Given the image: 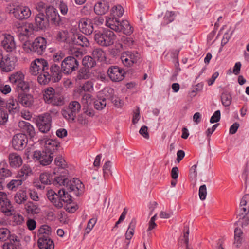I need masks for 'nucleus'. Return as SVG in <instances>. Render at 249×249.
Masks as SVG:
<instances>
[{
    "label": "nucleus",
    "instance_id": "680f3d73",
    "mask_svg": "<svg viewBox=\"0 0 249 249\" xmlns=\"http://www.w3.org/2000/svg\"><path fill=\"white\" fill-rule=\"evenodd\" d=\"M249 223V218L246 215H243L239 217V220L235 224L240 225L242 227L246 226Z\"/></svg>",
    "mask_w": 249,
    "mask_h": 249
},
{
    "label": "nucleus",
    "instance_id": "0eeeda50",
    "mask_svg": "<svg viewBox=\"0 0 249 249\" xmlns=\"http://www.w3.org/2000/svg\"><path fill=\"white\" fill-rule=\"evenodd\" d=\"M120 59L123 64L127 67L141 61V54L137 51H125L122 53Z\"/></svg>",
    "mask_w": 249,
    "mask_h": 249
},
{
    "label": "nucleus",
    "instance_id": "774afa93",
    "mask_svg": "<svg viewBox=\"0 0 249 249\" xmlns=\"http://www.w3.org/2000/svg\"><path fill=\"white\" fill-rule=\"evenodd\" d=\"M240 205L249 207V194L245 195L242 198Z\"/></svg>",
    "mask_w": 249,
    "mask_h": 249
},
{
    "label": "nucleus",
    "instance_id": "412c9836",
    "mask_svg": "<svg viewBox=\"0 0 249 249\" xmlns=\"http://www.w3.org/2000/svg\"><path fill=\"white\" fill-rule=\"evenodd\" d=\"M18 100L23 107H30L33 104L34 98L30 94L20 93L18 95Z\"/></svg>",
    "mask_w": 249,
    "mask_h": 249
},
{
    "label": "nucleus",
    "instance_id": "5fc2aeb1",
    "mask_svg": "<svg viewBox=\"0 0 249 249\" xmlns=\"http://www.w3.org/2000/svg\"><path fill=\"white\" fill-rule=\"evenodd\" d=\"M39 179L41 182L45 185L50 184L51 180V175L47 173H43L40 174L39 177Z\"/></svg>",
    "mask_w": 249,
    "mask_h": 249
},
{
    "label": "nucleus",
    "instance_id": "473e14b6",
    "mask_svg": "<svg viewBox=\"0 0 249 249\" xmlns=\"http://www.w3.org/2000/svg\"><path fill=\"white\" fill-rule=\"evenodd\" d=\"M52 80V78L49 74L48 70L41 72L38 74L37 81L41 85H46Z\"/></svg>",
    "mask_w": 249,
    "mask_h": 249
},
{
    "label": "nucleus",
    "instance_id": "de8ad7c7",
    "mask_svg": "<svg viewBox=\"0 0 249 249\" xmlns=\"http://www.w3.org/2000/svg\"><path fill=\"white\" fill-rule=\"evenodd\" d=\"M243 232L242 231L238 228H236L234 230V244L236 245L237 247L241 244L242 241V236Z\"/></svg>",
    "mask_w": 249,
    "mask_h": 249
},
{
    "label": "nucleus",
    "instance_id": "603ef678",
    "mask_svg": "<svg viewBox=\"0 0 249 249\" xmlns=\"http://www.w3.org/2000/svg\"><path fill=\"white\" fill-rule=\"evenodd\" d=\"M107 102L105 98L96 100L94 102V107L97 110H102L106 106Z\"/></svg>",
    "mask_w": 249,
    "mask_h": 249
},
{
    "label": "nucleus",
    "instance_id": "09e8293b",
    "mask_svg": "<svg viewBox=\"0 0 249 249\" xmlns=\"http://www.w3.org/2000/svg\"><path fill=\"white\" fill-rule=\"evenodd\" d=\"M111 167V162L110 161H107L103 165V171L105 179L107 178L110 175H112Z\"/></svg>",
    "mask_w": 249,
    "mask_h": 249
},
{
    "label": "nucleus",
    "instance_id": "f257e3e1",
    "mask_svg": "<svg viewBox=\"0 0 249 249\" xmlns=\"http://www.w3.org/2000/svg\"><path fill=\"white\" fill-rule=\"evenodd\" d=\"M46 15L42 13H39L35 18V24L37 28V30H45L49 26V20L53 22L56 26L63 24L62 19L53 7H49L46 10Z\"/></svg>",
    "mask_w": 249,
    "mask_h": 249
},
{
    "label": "nucleus",
    "instance_id": "f8f14e48",
    "mask_svg": "<svg viewBox=\"0 0 249 249\" xmlns=\"http://www.w3.org/2000/svg\"><path fill=\"white\" fill-rule=\"evenodd\" d=\"M27 137L24 133L17 134L12 138V146L16 150H23L27 146Z\"/></svg>",
    "mask_w": 249,
    "mask_h": 249
},
{
    "label": "nucleus",
    "instance_id": "f704fd0d",
    "mask_svg": "<svg viewBox=\"0 0 249 249\" xmlns=\"http://www.w3.org/2000/svg\"><path fill=\"white\" fill-rule=\"evenodd\" d=\"M34 62H36V67L39 69V72L41 73L47 70H49V64L48 62L44 59H36Z\"/></svg>",
    "mask_w": 249,
    "mask_h": 249
},
{
    "label": "nucleus",
    "instance_id": "13d9d810",
    "mask_svg": "<svg viewBox=\"0 0 249 249\" xmlns=\"http://www.w3.org/2000/svg\"><path fill=\"white\" fill-rule=\"evenodd\" d=\"M68 32L67 30L59 31L56 35V39L58 41L64 42L67 39Z\"/></svg>",
    "mask_w": 249,
    "mask_h": 249
},
{
    "label": "nucleus",
    "instance_id": "c03bdc74",
    "mask_svg": "<svg viewBox=\"0 0 249 249\" xmlns=\"http://www.w3.org/2000/svg\"><path fill=\"white\" fill-rule=\"evenodd\" d=\"M175 12L173 11H167L163 18V22L161 25L162 26H165L169 23L172 22L175 18Z\"/></svg>",
    "mask_w": 249,
    "mask_h": 249
},
{
    "label": "nucleus",
    "instance_id": "c756f323",
    "mask_svg": "<svg viewBox=\"0 0 249 249\" xmlns=\"http://www.w3.org/2000/svg\"><path fill=\"white\" fill-rule=\"evenodd\" d=\"M27 199V192L24 190H19L15 195V202L18 204H21Z\"/></svg>",
    "mask_w": 249,
    "mask_h": 249
},
{
    "label": "nucleus",
    "instance_id": "6ab92c4d",
    "mask_svg": "<svg viewBox=\"0 0 249 249\" xmlns=\"http://www.w3.org/2000/svg\"><path fill=\"white\" fill-rule=\"evenodd\" d=\"M59 145V142L55 140L47 139L44 141L43 150L53 155V153L57 150Z\"/></svg>",
    "mask_w": 249,
    "mask_h": 249
},
{
    "label": "nucleus",
    "instance_id": "37998d69",
    "mask_svg": "<svg viewBox=\"0 0 249 249\" xmlns=\"http://www.w3.org/2000/svg\"><path fill=\"white\" fill-rule=\"evenodd\" d=\"M231 96L227 91L222 93L221 100L222 105L225 107H229L231 103Z\"/></svg>",
    "mask_w": 249,
    "mask_h": 249
},
{
    "label": "nucleus",
    "instance_id": "1a4fd4ad",
    "mask_svg": "<svg viewBox=\"0 0 249 249\" xmlns=\"http://www.w3.org/2000/svg\"><path fill=\"white\" fill-rule=\"evenodd\" d=\"M61 66L63 73L69 75L78 69L79 62L74 56H67L62 61Z\"/></svg>",
    "mask_w": 249,
    "mask_h": 249
},
{
    "label": "nucleus",
    "instance_id": "79ce46f5",
    "mask_svg": "<svg viewBox=\"0 0 249 249\" xmlns=\"http://www.w3.org/2000/svg\"><path fill=\"white\" fill-rule=\"evenodd\" d=\"M90 77L89 69L83 66L78 71L77 77L79 79H87Z\"/></svg>",
    "mask_w": 249,
    "mask_h": 249
},
{
    "label": "nucleus",
    "instance_id": "f3484780",
    "mask_svg": "<svg viewBox=\"0 0 249 249\" xmlns=\"http://www.w3.org/2000/svg\"><path fill=\"white\" fill-rule=\"evenodd\" d=\"M1 46L7 52H11L16 49V43L13 36L8 34L2 35Z\"/></svg>",
    "mask_w": 249,
    "mask_h": 249
},
{
    "label": "nucleus",
    "instance_id": "dca6fc26",
    "mask_svg": "<svg viewBox=\"0 0 249 249\" xmlns=\"http://www.w3.org/2000/svg\"><path fill=\"white\" fill-rule=\"evenodd\" d=\"M80 31L86 35H90L94 31L93 25L90 19L83 18L78 22Z\"/></svg>",
    "mask_w": 249,
    "mask_h": 249
},
{
    "label": "nucleus",
    "instance_id": "20e7f679",
    "mask_svg": "<svg viewBox=\"0 0 249 249\" xmlns=\"http://www.w3.org/2000/svg\"><path fill=\"white\" fill-rule=\"evenodd\" d=\"M116 39L114 32L109 29L94 32L95 41L99 45L107 47L112 45Z\"/></svg>",
    "mask_w": 249,
    "mask_h": 249
},
{
    "label": "nucleus",
    "instance_id": "4be33fe9",
    "mask_svg": "<svg viewBox=\"0 0 249 249\" xmlns=\"http://www.w3.org/2000/svg\"><path fill=\"white\" fill-rule=\"evenodd\" d=\"M109 5L107 2L103 0L97 3L94 8V12L98 15L105 14L109 10Z\"/></svg>",
    "mask_w": 249,
    "mask_h": 249
},
{
    "label": "nucleus",
    "instance_id": "a211bd4d",
    "mask_svg": "<svg viewBox=\"0 0 249 249\" xmlns=\"http://www.w3.org/2000/svg\"><path fill=\"white\" fill-rule=\"evenodd\" d=\"M49 74L53 82L59 81L62 77L63 72L62 71V67L55 63H52L49 65Z\"/></svg>",
    "mask_w": 249,
    "mask_h": 249
},
{
    "label": "nucleus",
    "instance_id": "6e6d98bb",
    "mask_svg": "<svg viewBox=\"0 0 249 249\" xmlns=\"http://www.w3.org/2000/svg\"><path fill=\"white\" fill-rule=\"evenodd\" d=\"M8 120V114L7 111L2 108H0V124L3 125L7 123Z\"/></svg>",
    "mask_w": 249,
    "mask_h": 249
},
{
    "label": "nucleus",
    "instance_id": "9b49d317",
    "mask_svg": "<svg viewBox=\"0 0 249 249\" xmlns=\"http://www.w3.org/2000/svg\"><path fill=\"white\" fill-rule=\"evenodd\" d=\"M17 62L16 57L8 55L2 57L0 67L2 71L8 72L15 69Z\"/></svg>",
    "mask_w": 249,
    "mask_h": 249
},
{
    "label": "nucleus",
    "instance_id": "5701e85b",
    "mask_svg": "<svg viewBox=\"0 0 249 249\" xmlns=\"http://www.w3.org/2000/svg\"><path fill=\"white\" fill-rule=\"evenodd\" d=\"M20 245V240L19 238L14 234L11 236L9 241L5 243L3 245V249H18Z\"/></svg>",
    "mask_w": 249,
    "mask_h": 249
},
{
    "label": "nucleus",
    "instance_id": "49530a36",
    "mask_svg": "<svg viewBox=\"0 0 249 249\" xmlns=\"http://www.w3.org/2000/svg\"><path fill=\"white\" fill-rule=\"evenodd\" d=\"M93 89V82L91 81H87L81 87L80 93L82 94L83 91L91 92Z\"/></svg>",
    "mask_w": 249,
    "mask_h": 249
},
{
    "label": "nucleus",
    "instance_id": "4468645a",
    "mask_svg": "<svg viewBox=\"0 0 249 249\" xmlns=\"http://www.w3.org/2000/svg\"><path fill=\"white\" fill-rule=\"evenodd\" d=\"M108 75L113 82H119L124 78L125 72L123 69L117 66L109 67L107 71Z\"/></svg>",
    "mask_w": 249,
    "mask_h": 249
},
{
    "label": "nucleus",
    "instance_id": "b1692460",
    "mask_svg": "<svg viewBox=\"0 0 249 249\" xmlns=\"http://www.w3.org/2000/svg\"><path fill=\"white\" fill-rule=\"evenodd\" d=\"M55 90L52 87L46 89L44 91L43 98L46 103L48 104H55Z\"/></svg>",
    "mask_w": 249,
    "mask_h": 249
},
{
    "label": "nucleus",
    "instance_id": "c9c22d12",
    "mask_svg": "<svg viewBox=\"0 0 249 249\" xmlns=\"http://www.w3.org/2000/svg\"><path fill=\"white\" fill-rule=\"evenodd\" d=\"M92 55L94 59L95 58L98 61L102 62L105 60V53L101 48H95L92 51Z\"/></svg>",
    "mask_w": 249,
    "mask_h": 249
},
{
    "label": "nucleus",
    "instance_id": "393cba45",
    "mask_svg": "<svg viewBox=\"0 0 249 249\" xmlns=\"http://www.w3.org/2000/svg\"><path fill=\"white\" fill-rule=\"evenodd\" d=\"M10 165L13 168L19 167L22 164V159L20 156L17 153H11L9 156Z\"/></svg>",
    "mask_w": 249,
    "mask_h": 249
},
{
    "label": "nucleus",
    "instance_id": "58836bf2",
    "mask_svg": "<svg viewBox=\"0 0 249 249\" xmlns=\"http://www.w3.org/2000/svg\"><path fill=\"white\" fill-rule=\"evenodd\" d=\"M68 108L75 116L81 109L80 103L76 101H71L68 106Z\"/></svg>",
    "mask_w": 249,
    "mask_h": 249
},
{
    "label": "nucleus",
    "instance_id": "4d7b16f0",
    "mask_svg": "<svg viewBox=\"0 0 249 249\" xmlns=\"http://www.w3.org/2000/svg\"><path fill=\"white\" fill-rule=\"evenodd\" d=\"M62 114L66 119L71 121H74L76 117L68 108L62 110Z\"/></svg>",
    "mask_w": 249,
    "mask_h": 249
},
{
    "label": "nucleus",
    "instance_id": "bf43d9fd",
    "mask_svg": "<svg viewBox=\"0 0 249 249\" xmlns=\"http://www.w3.org/2000/svg\"><path fill=\"white\" fill-rule=\"evenodd\" d=\"M207 187L206 185H202L200 186L199 189V196L201 200H204L207 196Z\"/></svg>",
    "mask_w": 249,
    "mask_h": 249
},
{
    "label": "nucleus",
    "instance_id": "69168bd1",
    "mask_svg": "<svg viewBox=\"0 0 249 249\" xmlns=\"http://www.w3.org/2000/svg\"><path fill=\"white\" fill-rule=\"evenodd\" d=\"M221 113L219 110H216L214 112L213 114L211 117L210 122L211 123L213 124L217 123L220 120Z\"/></svg>",
    "mask_w": 249,
    "mask_h": 249
},
{
    "label": "nucleus",
    "instance_id": "052dcab7",
    "mask_svg": "<svg viewBox=\"0 0 249 249\" xmlns=\"http://www.w3.org/2000/svg\"><path fill=\"white\" fill-rule=\"evenodd\" d=\"M65 53L62 51H59L53 54L52 59L54 62H59L62 60V59H64L65 58Z\"/></svg>",
    "mask_w": 249,
    "mask_h": 249
},
{
    "label": "nucleus",
    "instance_id": "cd10ccee",
    "mask_svg": "<svg viewBox=\"0 0 249 249\" xmlns=\"http://www.w3.org/2000/svg\"><path fill=\"white\" fill-rule=\"evenodd\" d=\"M6 108L10 113H16L19 110V106L18 100L14 99H9L6 103Z\"/></svg>",
    "mask_w": 249,
    "mask_h": 249
},
{
    "label": "nucleus",
    "instance_id": "0e129e2a",
    "mask_svg": "<svg viewBox=\"0 0 249 249\" xmlns=\"http://www.w3.org/2000/svg\"><path fill=\"white\" fill-rule=\"evenodd\" d=\"M110 98L111 102L117 107H120L123 106V102L118 97L113 95L111 96Z\"/></svg>",
    "mask_w": 249,
    "mask_h": 249
},
{
    "label": "nucleus",
    "instance_id": "ea45409f",
    "mask_svg": "<svg viewBox=\"0 0 249 249\" xmlns=\"http://www.w3.org/2000/svg\"><path fill=\"white\" fill-rule=\"evenodd\" d=\"M22 28L20 34L25 36L31 35L35 30L34 26L32 23H27Z\"/></svg>",
    "mask_w": 249,
    "mask_h": 249
},
{
    "label": "nucleus",
    "instance_id": "e433bc0d",
    "mask_svg": "<svg viewBox=\"0 0 249 249\" xmlns=\"http://www.w3.org/2000/svg\"><path fill=\"white\" fill-rule=\"evenodd\" d=\"M75 41L77 44L82 47H88L89 45V42L87 37L80 34L75 36Z\"/></svg>",
    "mask_w": 249,
    "mask_h": 249
},
{
    "label": "nucleus",
    "instance_id": "3c124183",
    "mask_svg": "<svg viewBox=\"0 0 249 249\" xmlns=\"http://www.w3.org/2000/svg\"><path fill=\"white\" fill-rule=\"evenodd\" d=\"M54 162L56 166L62 169H65L67 167V163L62 156H57L54 160Z\"/></svg>",
    "mask_w": 249,
    "mask_h": 249
},
{
    "label": "nucleus",
    "instance_id": "c85d7f7f",
    "mask_svg": "<svg viewBox=\"0 0 249 249\" xmlns=\"http://www.w3.org/2000/svg\"><path fill=\"white\" fill-rule=\"evenodd\" d=\"M25 209L28 214L32 215L38 214L40 211L39 206L32 201H29L25 204Z\"/></svg>",
    "mask_w": 249,
    "mask_h": 249
},
{
    "label": "nucleus",
    "instance_id": "bb28decb",
    "mask_svg": "<svg viewBox=\"0 0 249 249\" xmlns=\"http://www.w3.org/2000/svg\"><path fill=\"white\" fill-rule=\"evenodd\" d=\"M37 243L40 249H54V243L51 238L38 239Z\"/></svg>",
    "mask_w": 249,
    "mask_h": 249
},
{
    "label": "nucleus",
    "instance_id": "39448f33",
    "mask_svg": "<svg viewBox=\"0 0 249 249\" xmlns=\"http://www.w3.org/2000/svg\"><path fill=\"white\" fill-rule=\"evenodd\" d=\"M106 25L112 30L117 32H122L126 35H130L133 32V27L126 20L120 22L116 18H109L106 21Z\"/></svg>",
    "mask_w": 249,
    "mask_h": 249
},
{
    "label": "nucleus",
    "instance_id": "864d4df0",
    "mask_svg": "<svg viewBox=\"0 0 249 249\" xmlns=\"http://www.w3.org/2000/svg\"><path fill=\"white\" fill-rule=\"evenodd\" d=\"M17 90L21 91H28L29 89L30 86L27 82H25L24 79L19 82L16 85Z\"/></svg>",
    "mask_w": 249,
    "mask_h": 249
},
{
    "label": "nucleus",
    "instance_id": "e2e57ef3",
    "mask_svg": "<svg viewBox=\"0 0 249 249\" xmlns=\"http://www.w3.org/2000/svg\"><path fill=\"white\" fill-rule=\"evenodd\" d=\"M30 73L35 76L38 75L40 72L39 71V69H37L36 67V62H34L33 61L31 64V66L30 68Z\"/></svg>",
    "mask_w": 249,
    "mask_h": 249
},
{
    "label": "nucleus",
    "instance_id": "72a5a7b5",
    "mask_svg": "<svg viewBox=\"0 0 249 249\" xmlns=\"http://www.w3.org/2000/svg\"><path fill=\"white\" fill-rule=\"evenodd\" d=\"M82 65L90 69L96 65V62L93 57L89 55H86L82 59Z\"/></svg>",
    "mask_w": 249,
    "mask_h": 249
},
{
    "label": "nucleus",
    "instance_id": "6e6552de",
    "mask_svg": "<svg viewBox=\"0 0 249 249\" xmlns=\"http://www.w3.org/2000/svg\"><path fill=\"white\" fill-rule=\"evenodd\" d=\"M52 117L50 113L46 112L37 117L36 123L39 130L46 133L51 129Z\"/></svg>",
    "mask_w": 249,
    "mask_h": 249
},
{
    "label": "nucleus",
    "instance_id": "a878e982",
    "mask_svg": "<svg viewBox=\"0 0 249 249\" xmlns=\"http://www.w3.org/2000/svg\"><path fill=\"white\" fill-rule=\"evenodd\" d=\"M51 228L46 225H42L38 230V239L51 238Z\"/></svg>",
    "mask_w": 249,
    "mask_h": 249
},
{
    "label": "nucleus",
    "instance_id": "8fccbe9b",
    "mask_svg": "<svg viewBox=\"0 0 249 249\" xmlns=\"http://www.w3.org/2000/svg\"><path fill=\"white\" fill-rule=\"evenodd\" d=\"M135 227V222L132 220L125 233V238L127 240H130L132 238L134 234Z\"/></svg>",
    "mask_w": 249,
    "mask_h": 249
},
{
    "label": "nucleus",
    "instance_id": "a18cd8bd",
    "mask_svg": "<svg viewBox=\"0 0 249 249\" xmlns=\"http://www.w3.org/2000/svg\"><path fill=\"white\" fill-rule=\"evenodd\" d=\"M124 13V9L123 7L120 5L117 6H114L111 9V14L113 16V18H116L118 19V18L121 17Z\"/></svg>",
    "mask_w": 249,
    "mask_h": 249
},
{
    "label": "nucleus",
    "instance_id": "338daca9",
    "mask_svg": "<svg viewBox=\"0 0 249 249\" xmlns=\"http://www.w3.org/2000/svg\"><path fill=\"white\" fill-rule=\"evenodd\" d=\"M121 41L126 46L131 48L134 44V41L131 37L123 36L121 38Z\"/></svg>",
    "mask_w": 249,
    "mask_h": 249
},
{
    "label": "nucleus",
    "instance_id": "2eb2a0df",
    "mask_svg": "<svg viewBox=\"0 0 249 249\" xmlns=\"http://www.w3.org/2000/svg\"><path fill=\"white\" fill-rule=\"evenodd\" d=\"M33 158L35 160H38L40 164L46 166L52 162L53 155L44 150L42 151H36L34 152Z\"/></svg>",
    "mask_w": 249,
    "mask_h": 249
},
{
    "label": "nucleus",
    "instance_id": "ddd939ff",
    "mask_svg": "<svg viewBox=\"0 0 249 249\" xmlns=\"http://www.w3.org/2000/svg\"><path fill=\"white\" fill-rule=\"evenodd\" d=\"M10 13H12L14 16L18 19L22 20L29 18L31 11L27 6L18 5L10 10Z\"/></svg>",
    "mask_w": 249,
    "mask_h": 249
},
{
    "label": "nucleus",
    "instance_id": "f03ea898",
    "mask_svg": "<svg viewBox=\"0 0 249 249\" xmlns=\"http://www.w3.org/2000/svg\"><path fill=\"white\" fill-rule=\"evenodd\" d=\"M54 185L59 187L63 186L62 188L66 189V191L72 193L76 196H80L83 192L84 186L82 182L78 178L69 180L65 176L56 177L53 181Z\"/></svg>",
    "mask_w": 249,
    "mask_h": 249
},
{
    "label": "nucleus",
    "instance_id": "4c0bfd02",
    "mask_svg": "<svg viewBox=\"0 0 249 249\" xmlns=\"http://www.w3.org/2000/svg\"><path fill=\"white\" fill-rule=\"evenodd\" d=\"M23 180L22 179H12L7 184V188L11 191H16L17 188L22 185Z\"/></svg>",
    "mask_w": 249,
    "mask_h": 249
},
{
    "label": "nucleus",
    "instance_id": "aec40b11",
    "mask_svg": "<svg viewBox=\"0 0 249 249\" xmlns=\"http://www.w3.org/2000/svg\"><path fill=\"white\" fill-rule=\"evenodd\" d=\"M18 126L23 132L27 133L30 138H33L35 136V129L29 123L24 121H20L18 122Z\"/></svg>",
    "mask_w": 249,
    "mask_h": 249
},
{
    "label": "nucleus",
    "instance_id": "7ed1b4c3",
    "mask_svg": "<svg viewBox=\"0 0 249 249\" xmlns=\"http://www.w3.org/2000/svg\"><path fill=\"white\" fill-rule=\"evenodd\" d=\"M48 199L57 209L63 207L64 204H71L72 202V197L66 189H60L57 192L49 190L46 194Z\"/></svg>",
    "mask_w": 249,
    "mask_h": 249
},
{
    "label": "nucleus",
    "instance_id": "423d86ee",
    "mask_svg": "<svg viewBox=\"0 0 249 249\" xmlns=\"http://www.w3.org/2000/svg\"><path fill=\"white\" fill-rule=\"evenodd\" d=\"M46 47V39L43 37H38L32 42L26 41L23 44L24 49L28 52H33L38 55H42L44 53Z\"/></svg>",
    "mask_w": 249,
    "mask_h": 249
},
{
    "label": "nucleus",
    "instance_id": "9d476101",
    "mask_svg": "<svg viewBox=\"0 0 249 249\" xmlns=\"http://www.w3.org/2000/svg\"><path fill=\"white\" fill-rule=\"evenodd\" d=\"M0 211L7 216L11 215L14 211L13 207L8 198L7 194L1 191H0Z\"/></svg>",
    "mask_w": 249,
    "mask_h": 249
},
{
    "label": "nucleus",
    "instance_id": "a19ab883",
    "mask_svg": "<svg viewBox=\"0 0 249 249\" xmlns=\"http://www.w3.org/2000/svg\"><path fill=\"white\" fill-rule=\"evenodd\" d=\"M13 234H11L9 229L6 228H0V241L3 242L11 238Z\"/></svg>",
    "mask_w": 249,
    "mask_h": 249
},
{
    "label": "nucleus",
    "instance_id": "2f4dec72",
    "mask_svg": "<svg viewBox=\"0 0 249 249\" xmlns=\"http://www.w3.org/2000/svg\"><path fill=\"white\" fill-rule=\"evenodd\" d=\"M25 76L23 73L18 71L13 73L9 77L10 82L15 86L19 82L21 81L22 79H24Z\"/></svg>",
    "mask_w": 249,
    "mask_h": 249
},
{
    "label": "nucleus",
    "instance_id": "7c9ffc66",
    "mask_svg": "<svg viewBox=\"0 0 249 249\" xmlns=\"http://www.w3.org/2000/svg\"><path fill=\"white\" fill-rule=\"evenodd\" d=\"M32 174V170L29 165L24 164L18 172V176L22 180H25Z\"/></svg>",
    "mask_w": 249,
    "mask_h": 249
}]
</instances>
